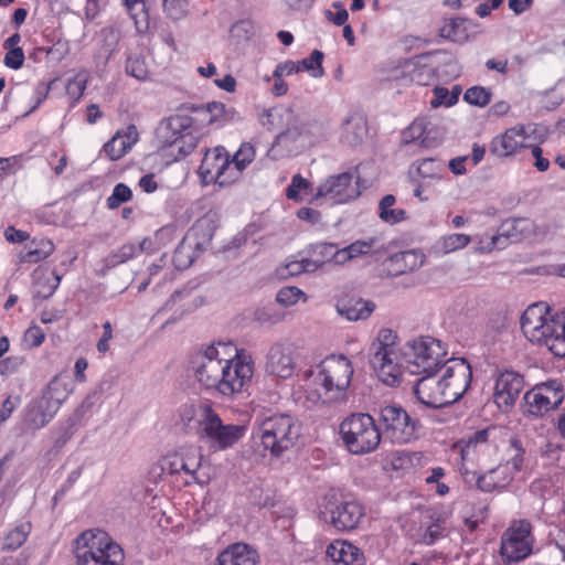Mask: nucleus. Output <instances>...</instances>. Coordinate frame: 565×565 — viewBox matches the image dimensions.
<instances>
[{
  "instance_id": "nucleus-1",
  "label": "nucleus",
  "mask_w": 565,
  "mask_h": 565,
  "mask_svg": "<svg viewBox=\"0 0 565 565\" xmlns=\"http://www.w3.org/2000/svg\"><path fill=\"white\" fill-rule=\"evenodd\" d=\"M525 338L545 347L555 356H565V312L550 315L545 302L530 305L521 316Z\"/></svg>"
},
{
  "instance_id": "nucleus-2",
  "label": "nucleus",
  "mask_w": 565,
  "mask_h": 565,
  "mask_svg": "<svg viewBox=\"0 0 565 565\" xmlns=\"http://www.w3.org/2000/svg\"><path fill=\"white\" fill-rule=\"evenodd\" d=\"M317 369V373L306 372L308 376H313V384L317 385L308 392L307 399L313 404L344 401L353 375L351 361L344 355H329Z\"/></svg>"
},
{
  "instance_id": "nucleus-3",
  "label": "nucleus",
  "mask_w": 565,
  "mask_h": 565,
  "mask_svg": "<svg viewBox=\"0 0 565 565\" xmlns=\"http://www.w3.org/2000/svg\"><path fill=\"white\" fill-rule=\"evenodd\" d=\"M77 565H124L122 548L99 530L83 532L75 540Z\"/></svg>"
},
{
  "instance_id": "nucleus-4",
  "label": "nucleus",
  "mask_w": 565,
  "mask_h": 565,
  "mask_svg": "<svg viewBox=\"0 0 565 565\" xmlns=\"http://www.w3.org/2000/svg\"><path fill=\"white\" fill-rule=\"evenodd\" d=\"M300 435L301 427L297 419L287 414H275L260 422L256 438L265 451L280 457L296 445Z\"/></svg>"
},
{
  "instance_id": "nucleus-5",
  "label": "nucleus",
  "mask_w": 565,
  "mask_h": 565,
  "mask_svg": "<svg viewBox=\"0 0 565 565\" xmlns=\"http://www.w3.org/2000/svg\"><path fill=\"white\" fill-rule=\"evenodd\" d=\"M340 435L344 446L353 455L374 451L382 436L373 417L364 413L347 417L340 425Z\"/></svg>"
},
{
  "instance_id": "nucleus-6",
  "label": "nucleus",
  "mask_w": 565,
  "mask_h": 565,
  "mask_svg": "<svg viewBox=\"0 0 565 565\" xmlns=\"http://www.w3.org/2000/svg\"><path fill=\"white\" fill-rule=\"evenodd\" d=\"M201 426H198L199 440L206 444L213 450H225L241 440L245 433V425L224 424L220 415L211 406H204L199 411Z\"/></svg>"
},
{
  "instance_id": "nucleus-7",
  "label": "nucleus",
  "mask_w": 565,
  "mask_h": 565,
  "mask_svg": "<svg viewBox=\"0 0 565 565\" xmlns=\"http://www.w3.org/2000/svg\"><path fill=\"white\" fill-rule=\"evenodd\" d=\"M254 374V362L247 352L234 347V351L226 349L220 380L215 391L224 396H233L241 393L245 385L252 381Z\"/></svg>"
},
{
  "instance_id": "nucleus-8",
  "label": "nucleus",
  "mask_w": 565,
  "mask_h": 565,
  "mask_svg": "<svg viewBox=\"0 0 565 565\" xmlns=\"http://www.w3.org/2000/svg\"><path fill=\"white\" fill-rule=\"evenodd\" d=\"M395 334L390 329H382L377 339L370 345V364L380 381L390 386L399 383L401 370L395 351Z\"/></svg>"
},
{
  "instance_id": "nucleus-9",
  "label": "nucleus",
  "mask_w": 565,
  "mask_h": 565,
  "mask_svg": "<svg viewBox=\"0 0 565 565\" xmlns=\"http://www.w3.org/2000/svg\"><path fill=\"white\" fill-rule=\"evenodd\" d=\"M405 355L413 374H436L447 361V352L441 341L430 337H420L408 342Z\"/></svg>"
},
{
  "instance_id": "nucleus-10",
  "label": "nucleus",
  "mask_w": 565,
  "mask_h": 565,
  "mask_svg": "<svg viewBox=\"0 0 565 565\" xmlns=\"http://www.w3.org/2000/svg\"><path fill=\"white\" fill-rule=\"evenodd\" d=\"M326 521L340 532H350L360 527L365 518V508L351 497L332 498L324 508Z\"/></svg>"
},
{
  "instance_id": "nucleus-11",
  "label": "nucleus",
  "mask_w": 565,
  "mask_h": 565,
  "mask_svg": "<svg viewBox=\"0 0 565 565\" xmlns=\"http://www.w3.org/2000/svg\"><path fill=\"white\" fill-rule=\"evenodd\" d=\"M226 349L234 351L231 343L218 342L207 347L192 360V369L195 380L206 390H214L216 383L222 380L221 375L223 358Z\"/></svg>"
},
{
  "instance_id": "nucleus-12",
  "label": "nucleus",
  "mask_w": 565,
  "mask_h": 565,
  "mask_svg": "<svg viewBox=\"0 0 565 565\" xmlns=\"http://www.w3.org/2000/svg\"><path fill=\"white\" fill-rule=\"evenodd\" d=\"M268 116L275 118V129L284 128L276 137L271 151L278 147H287L289 142H296L301 137L311 135L313 122L302 120L291 107L278 106L268 109Z\"/></svg>"
},
{
  "instance_id": "nucleus-13",
  "label": "nucleus",
  "mask_w": 565,
  "mask_h": 565,
  "mask_svg": "<svg viewBox=\"0 0 565 565\" xmlns=\"http://www.w3.org/2000/svg\"><path fill=\"white\" fill-rule=\"evenodd\" d=\"M380 423L383 434L392 443L405 444L415 437L418 422L411 418L398 405H385L380 408Z\"/></svg>"
},
{
  "instance_id": "nucleus-14",
  "label": "nucleus",
  "mask_w": 565,
  "mask_h": 565,
  "mask_svg": "<svg viewBox=\"0 0 565 565\" xmlns=\"http://www.w3.org/2000/svg\"><path fill=\"white\" fill-rule=\"evenodd\" d=\"M440 386L449 405L459 401L470 386L472 371L465 359L451 358L440 369Z\"/></svg>"
},
{
  "instance_id": "nucleus-15",
  "label": "nucleus",
  "mask_w": 565,
  "mask_h": 565,
  "mask_svg": "<svg viewBox=\"0 0 565 565\" xmlns=\"http://www.w3.org/2000/svg\"><path fill=\"white\" fill-rule=\"evenodd\" d=\"M531 523L514 521L501 539L500 554L505 563H518L532 553Z\"/></svg>"
},
{
  "instance_id": "nucleus-16",
  "label": "nucleus",
  "mask_w": 565,
  "mask_h": 565,
  "mask_svg": "<svg viewBox=\"0 0 565 565\" xmlns=\"http://www.w3.org/2000/svg\"><path fill=\"white\" fill-rule=\"evenodd\" d=\"M191 125L186 116L170 117L158 129V138L162 147L175 149L178 154L185 157L196 147V138L191 134H184Z\"/></svg>"
},
{
  "instance_id": "nucleus-17",
  "label": "nucleus",
  "mask_w": 565,
  "mask_h": 565,
  "mask_svg": "<svg viewBox=\"0 0 565 565\" xmlns=\"http://www.w3.org/2000/svg\"><path fill=\"white\" fill-rule=\"evenodd\" d=\"M564 396L562 383L557 380H550L527 391L524 401L530 414L542 416L556 408L563 402Z\"/></svg>"
},
{
  "instance_id": "nucleus-18",
  "label": "nucleus",
  "mask_w": 565,
  "mask_h": 565,
  "mask_svg": "<svg viewBox=\"0 0 565 565\" xmlns=\"http://www.w3.org/2000/svg\"><path fill=\"white\" fill-rule=\"evenodd\" d=\"M230 154L224 147L206 150L199 167V174L205 184L217 183L221 186L235 182L231 179Z\"/></svg>"
},
{
  "instance_id": "nucleus-19",
  "label": "nucleus",
  "mask_w": 565,
  "mask_h": 565,
  "mask_svg": "<svg viewBox=\"0 0 565 565\" xmlns=\"http://www.w3.org/2000/svg\"><path fill=\"white\" fill-rule=\"evenodd\" d=\"M359 177L351 172L331 175L319 185L316 198H327L332 203L342 204L356 199L360 194Z\"/></svg>"
},
{
  "instance_id": "nucleus-20",
  "label": "nucleus",
  "mask_w": 565,
  "mask_h": 565,
  "mask_svg": "<svg viewBox=\"0 0 565 565\" xmlns=\"http://www.w3.org/2000/svg\"><path fill=\"white\" fill-rule=\"evenodd\" d=\"M295 353L296 349L291 342H275L266 355V372L284 380L291 377L297 366Z\"/></svg>"
},
{
  "instance_id": "nucleus-21",
  "label": "nucleus",
  "mask_w": 565,
  "mask_h": 565,
  "mask_svg": "<svg viewBox=\"0 0 565 565\" xmlns=\"http://www.w3.org/2000/svg\"><path fill=\"white\" fill-rule=\"evenodd\" d=\"M202 456L196 448H182L178 451L168 454L160 461L161 471L168 475L184 473L192 480H195L196 471L201 467Z\"/></svg>"
},
{
  "instance_id": "nucleus-22",
  "label": "nucleus",
  "mask_w": 565,
  "mask_h": 565,
  "mask_svg": "<svg viewBox=\"0 0 565 565\" xmlns=\"http://www.w3.org/2000/svg\"><path fill=\"white\" fill-rule=\"evenodd\" d=\"M524 388L523 376L514 371L499 374L494 385V402L501 407H511Z\"/></svg>"
},
{
  "instance_id": "nucleus-23",
  "label": "nucleus",
  "mask_w": 565,
  "mask_h": 565,
  "mask_svg": "<svg viewBox=\"0 0 565 565\" xmlns=\"http://www.w3.org/2000/svg\"><path fill=\"white\" fill-rule=\"evenodd\" d=\"M413 391L417 399L428 407L440 408L449 405L435 374H425L418 379Z\"/></svg>"
},
{
  "instance_id": "nucleus-24",
  "label": "nucleus",
  "mask_w": 565,
  "mask_h": 565,
  "mask_svg": "<svg viewBox=\"0 0 565 565\" xmlns=\"http://www.w3.org/2000/svg\"><path fill=\"white\" fill-rule=\"evenodd\" d=\"M462 475L467 483L475 482L477 488L483 492H492L495 489L504 488L513 480L512 472L508 471L507 466L501 465L483 475H477V472L468 470H465Z\"/></svg>"
},
{
  "instance_id": "nucleus-25",
  "label": "nucleus",
  "mask_w": 565,
  "mask_h": 565,
  "mask_svg": "<svg viewBox=\"0 0 565 565\" xmlns=\"http://www.w3.org/2000/svg\"><path fill=\"white\" fill-rule=\"evenodd\" d=\"M527 136L523 126H515L507 129L501 136L493 138L490 151L497 157H509L518 153L526 146Z\"/></svg>"
},
{
  "instance_id": "nucleus-26",
  "label": "nucleus",
  "mask_w": 565,
  "mask_h": 565,
  "mask_svg": "<svg viewBox=\"0 0 565 565\" xmlns=\"http://www.w3.org/2000/svg\"><path fill=\"white\" fill-rule=\"evenodd\" d=\"M326 555L334 565H365L364 552L347 540H334L328 545Z\"/></svg>"
},
{
  "instance_id": "nucleus-27",
  "label": "nucleus",
  "mask_w": 565,
  "mask_h": 565,
  "mask_svg": "<svg viewBox=\"0 0 565 565\" xmlns=\"http://www.w3.org/2000/svg\"><path fill=\"white\" fill-rule=\"evenodd\" d=\"M259 555L246 543H234L222 551L216 557L215 565H257Z\"/></svg>"
},
{
  "instance_id": "nucleus-28",
  "label": "nucleus",
  "mask_w": 565,
  "mask_h": 565,
  "mask_svg": "<svg viewBox=\"0 0 565 565\" xmlns=\"http://www.w3.org/2000/svg\"><path fill=\"white\" fill-rule=\"evenodd\" d=\"M138 140L135 126H129L125 132L118 131L103 147L105 154L113 161L122 158Z\"/></svg>"
},
{
  "instance_id": "nucleus-29",
  "label": "nucleus",
  "mask_w": 565,
  "mask_h": 565,
  "mask_svg": "<svg viewBox=\"0 0 565 565\" xmlns=\"http://www.w3.org/2000/svg\"><path fill=\"white\" fill-rule=\"evenodd\" d=\"M61 405L60 402L52 398V395H46V392L43 391L42 396L34 403L29 414L32 426L39 429L47 425Z\"/></svg>"
},
{
  "instance_id": "nucleus-30",
  "label": "nucleus",
  "mask_w": 565,
  "mask_h": 565,
  "mask_svg": "<svg viewBox=\"0 0 565 565\" xmlns=\"http://www.w3.org/2000/svg\"><path fill=\"white\" fill-rule=\"evenodd\" d=\"M475 26H477V23L467 18L456 17L445 19L439 29V36L461 44L469 40V30Z\"/></svg>"
},
{
  "instance_id": "nucleus-31",
  "label": "nucleus",
  "mask_w": 565,
  "mask_h": 565,
  "mask_svg": "<svg viewBox=\"0 0 565 565\" xmlns=\"http://www.w3.org/2000/svg\"><path fill=\"white\" fill-rule=\"evenodd\" d=\"M375 309V303L362 298L343 299L338 302L337 311L350 321L365 320Z\"/></svg>"
},
{
  "instance_id": "nucleus-32",
  "label": "nucleus",
  "mask_w": 565,
  "mask_h": 565,
  "mask_svg": "<svg viewBox=\"0 0 565 565\" xmlns=\"http://www.w3.org/2000/svg\"><path fill=\"white\" fill-rule=\"evenodd\" d=\"M367 134L366 121L358 115L349 116L341 126L340 141L350 147L362 143Z\"/></svg>"
},
{
  "instance_id": "nucleus-33",
  "label": "nucleus",
  "mask_w": 565,
  "mask_h": 565,
  "mask_svg": "<svg viewBox=\"0 0 565 565\" xmlns=\"http://www.w3.org/2000/svg\"><path fill=\"white\" fill-rule=\"evenodd\" d=\"M424 264L423 255L416 250H405L392 255L387 266L395 276L403 275L419 268Z\"/></svg>"
},
{
  "instance_id": "nucleus-34",
  "label": "nucleus",
  "mask_w": 565,
  "mask_h": 565,
  "mask_svg": "<svg viewBox=\"0 0 565 565\" xmlns=\"http://www.w3.org/2000/svg\"><path fill=\"white\" fill-rule=\"evenodd\" d=\"M495 431L494 427H489L475 431L472 435L462 439L461 457L463 460L470 459L471 456L484 451L490 446V436Z\"/></svg>"
},
{
  "instance_id": "nucleus-35",
  "label": "nucleus",
  "mask_w": 565,
  "mask_h": 565,
  "mask_svg": "<svg viewBox=\"0 0 565 565\" xmlns=\"http://www.w3.org/2000/svg\"><path fill=\"white\" fill-rule=\"evenodd\" d=\"M61 276L56 273H47L42 268L33 271L34 295L41 299L50 298L57 289Z\"/></svg>"
},
{
  "instance_id": "nucleus-36",
  "label": "nucleus",
  "mask_w": 565,
  "mask_h": 565,
  "mask_svg": "<svg viewBox=\"0 0 565 565\" xmlns=\"http://www.w3.org/2000/svg\"><path fill=\"white\" fill-rule=\"evenodd\" d=\"M54 244L46 238H33L26 246V250L19 255L21 264H35L47 258L54 252Z\"/></svg>"
},
{
  "instance_id": "nucleus-37",
  "label": "nucleus",
  "mask_w": 565,
  "mask_h": 565,
  "mask_svg": "<svg viewBox=\"0 0 565 565\" xmlns=\"http://www.w3.org/2000/svg\"><path fill=\"white\" fill-rule=\"evenodd\" d=\"M215 230L214 218L205 215L195 222L185 238H192L196 247H203L212 241Z\"/></svg>"
},
{
  "instance_id": "nucleus-38",
  "label": "nucleus",
  "mask_w": 565,
  "mask_h": 565,
  "mask_svg": "<svg viewBox=\"0 0 565 565\" xmlns=\"http://www.w3.org/2000/svg\"><path fill=\"white\" fill-rule=\"evenodd\" d=\"M312 258H309V263H315V271L320 268L324 263L334 260L337 264H341L340 249L332 243H317L310 246Z\"/></svg>"
},
{
  "instance_id": "nucleus-39",
  "label": "nucleus",
  "mask_w": 565,
  "mask_h": 565,
  "mask_svg": "<svg viewBox=\"0 0 565 565\" xmlns=\"http://www.w3.org/2000/svg\"><path fill=\"white\" fill-rule=\"evenodd\" d=\"M255 159V149L249 142L241 145L239 149L235 152L232 159H230L232 177L235 181L242 175L243 171L248 164Z\"/></svg>"
},
{
  "instance_id": "nucleus-40",
  "label": "nucleus",
  "mask_w": 565,
  "mask_h": 565,
  "mask_svg": "<svg viewBox=\"0 0 565 565\" xmlns=\"http://www.w3.org/2000/svg\"><path fill=\"white\" fill-rule=\"evenodd\" d=\"M99 35L104 45L97 54L96 60L97 64L106 65L119 42L120 32L116 28L107 26L100 30Z\"/></svg>"
},
{
  "instance_id": "nucleus-41",
  "label": "nucleus",
  "mask_w": 565,
  "mask_h": 565,
  "mask_svg": "<svg viewBox=\"0 0 565 565\" xmlns=\"http://www.w3.org/2000/svg\"><path fill=\"white\" fill-rule=\"evenodd\" d=\"M122 3L134 20L138 31L147 30L149 25V12L145 0H122Z\"/></svg>"
},
{
  "instance_id": "nucleus-42",
  "label": "nucleus",
  "mask_w": 565,
  "mask_h": 565,
  "mask_svg": "<svg viewBox=\"0 0 565 565\" xmlns=\"http://www.w3.org/2000/svg\"><path fill=\"white\" fill-rule=\"evenodd\" d=\"M508 455H509V458L507 459L505 463H503L502 466H507L508 471H511L512 476H514L515 472H519L522 470L523 465H524L525 450L522 447V443L519 438L512 437L510 439Z\"/></svg>"
},
{
  "instance_id": "nucleus-43",
  "label": "nucleus",
  "mask_w": 565,
  "mask_h": 565,
  "mask_svg": "<svg viewBox=\"0 0 565 565\" xmlns=\"http://www.w3.org/2000/svg\"><path fill=\"white\" fill-rule=\"evenodd\" d=\"M31 523L24 522L17 525L3 539L2 550L14 551L23 545L31 532Z\"/></svg>"
},
{
  "instance_id": "nucleus-44",
  "label": "nucleus",
  "mask_w": 565,
  "mask_h": 565,
  "mask_svg": "<svg viewBox=\"0 0 565 565\" xmlns=\"http://www.w3.org/2000/svg\"><path fill=\"white\" fill-rule=\"evenodd\" d=\"M375 239L374 238H370L367 241H355L354 243L350 244L349 246L347 247H343L340 249V256H341V259H340V263H345L350 259H353L358 256H361V255H366L369 254L374 244H375Z\"/></svg>"
},
{
  "instance_id": "nucleus-45",
  "label": "nucleus",
  "mask_w": 565,
  "mask_h": 565,
  "mask_svg": "<svg viewBox=\"0 0 565 565\" xmlns=\"http://www.w3.org/2000/svg\"><path fill=\"white\" fill-rule=\"evenodd\" d=\"M195 111L201 117V120H204L207 124L217 122L226 116L225 105L216 102L199 106L195 108Z\"/></svg>"
},
{
  "instance_id": "nucleus-46",
  "label": "nucleus",
  "mask_w": 565,
  "mask_h": 565,
  "mask_svg": "<svg viewBox=\"0 0 565 565\" xmlns=\"http://www.w3.org/2000/svg\"><path fill=\"white\" fill-rule=\"evenodd\" d=\"M444 171L443 161L435 158H425L418 161L417 172L424 179L439 180Z\"/></svg>"
},
{
  "instance_id": "nucleus-47",
  "label": "nucleus",
  "mask_w": 565,
  "mask_h": 565,
  "mask_svg": "<svg viewBox=\"0 0 565 565\" xmlns=\"http://www.w3.org/2000/svg\"><path fill=\"white\" fill-rule=\"evenodd\" d=\"M323 53L319 50H313L309 57L298 61L300 72L307 71L316 78H320L324 74L322 67Z\"/></svg>"
},
{
  "instance_id": "nucleus-48",
  "label": "nucleus",
  "mask_w": 565,
  "mask_h": 565,
  "mask_svg": "<svg viewBox=\"0 0 565 565\" xmlns=\"http://www.w3.org/2000/svg\"><path fill=\"white\" fill-rule=\"evenodd\" d=\"M313 271L315 263H309V258H302L300 260H290L284 267L278 269V274L281 278L294 277L302 273Z\"/></svg>"
},
{
  "instance_id": "nucleus-49",
  "label": "nucleus",
  "mask_w": 565,
  "mask_h": 565,
  "mask_svg": "<svg viewBox=\"0 0 565 565\" xmlns=\"http://www.w3.org/2000/svg\"><path fill=\"white\" fill-rule=\"evenodd\" d=\"M44 391L46 395H52L54 401L62 404L73 390L68 382L63 381L60 376H55L50 381Z\"/></svg>"
},
{
  "instance_id": "nucleus-50",
  "label": "nucleus",
  "mask_w": 565,
  "mask_h": 565,
  "mask_svg": "<svg viewBox=\"0 0 565 565\" xmlns=\"http://www.w3.org/2000/svg\"><path fill=\"white\" fill-rule=\"evenodd\" d=\"M88 78L89 74L85 70L78 72L73 78H70L66 84L68 96L78 100L86 89Z\"/></svg>"
},
{
  "instance_id": "nucleus-51",
  "label": "nucleus",
  "mask_w": 565,
  "mask_h": 565,
  "mask_svg": "<svg viewBox=\"0 0 565 565\" xmlns=\"http://www.w3.org/2000/svg\"><path fill=\"white\" fill-rule=\"evenodd\" d=\"M491 90L482 86H472L465 92L463 99L470 105L484 107L491 100Z\"/></svg>"
},
{
  "instance_id": "nucleus-52",
  "label": "nucleus",
  "mask_w": 565,
  "mask_h": 565,
  "mask_svg": "<svg viewBox=\"0 0 565 565\" xmlns=\"http://www.w3.org/2000/svg\"><path fill=\"white\" fill-rule=\"evenodd\" d=\"M426 131L425 119H415L403 132L401 142L403 145H409L417 140H420Z\"/></svg>"
},
{
  "instance_id": "nucleus-53",
  "label": "nucleus",
  "mask_w": 565,
  "mask_h": 565,
  "mask_svg": "<svg viewBox=\"0 0 565 565\" xmlns=\"http://www.w3.org/2000/svg\"><path fill=\"white\" fill-rule=\"evenodd\" d=\"M126 73L139 81L148 76V68L145 58L140 55L129 56L126 62Z\"/></svg>"
},
{
  "instance_id": "nucleus-54",
  "label": "nucleus",
  "mask_w": 565,
  "mask_h": 565,
  "mask_svg": "<svg viewBox=\"0 0 565 565\" xmlns=\"http://www.w3.org/2000/svg\"><path fill=\"white\" fill-rule=\"evenodd\" d=\"M306 301L307 296L306 294L299 289L298 287H284L281 288L276 296L277 302L288 307L297 303L299 299Z\"/></svg>"
},
{
  "instance_id": "nucleus-55",
  "label": "nucleus",
  "mask_w": 565,
  "mask_h": 565,
  "mask_svg": "<svg viewBox=\"0 0 565 565\" xmlns=\"http://www.w3.org/2000/svg\"><path fill=\"white\" fill-rule=\"evenodd\" d=\"M132 196V192L129 186L124 183L115 185L113 193L107 199V206L111 210L117 209L120 204L129 201Z\"/></svg>"
},
{
  "instance_id": "nucleus-56",
  "label": "nucleus",
  "mask_w": 565,
  "mask_h": 565,
  "mask_svg": "<svg viewBox=\"0 0 565 565\" xmlns=\"http://www.w3.org/2000/svg\"><path fill=\"white\" fill-rule=\"evenodd\" d=\"M166 14L172 20H181L186 14V0H162Z\"/></svg>"
},
{
  "instance_id": "nucleus-57",
  "label": "nucleus",
  "mask_w": 565,
  "mask_h": 565,
  "mask_svg": "<svg viewBox=\"0 0 565 565\" xmlns=\"http://www.w3.org/2000/svg\"><path fill=\"white\" fill-rule=\"evenodd\" d=\"M471 238L466 234H450L443 238V249L445 253L455 252L457 249L466 247L470 243Z\"/></svg>"
},
{
  "instance_id": "nucleus-58",
  "label": "nucleus",
  "mask_w": 565,
  "mask_h": 565,
  "mask_svg": "<svg viewBox=\"0 0 565 565\" xmlns=\"http://www.w3.org/2000/svg\"><path fill=\"white\" fill-rule=\"evenodd\" d=\"M458 100V94H449V90L445 87L434 88V98L430 102L431 107L437 108L441 105L452 106Z\"/></svg>"
},
{
  "instance_id": "nucleus-59",
  "label": "nucleus",
  "mask_w": 565,
  "mask_h": 565,
  "mask_svg": "<svg viewBox=\"0 0 565 565\" xmlns=\"http://www.w3.org/2000/svg\"><path fill=\"white\" fill-rule=\"evenodd\" d=\"M138 248L135 244L128 243L122 245L116 253L110 255L109 263L111 265H118L131 259L136 256Z\"/></svg>"
},
{
  "instance_id": "nucleus-60",
  "label": "nucleus",
  "mask_w": 565,
  "mask_h": 565,
  "mask_svg": "<svg viewBox=\"0 0 565 565\" xmlns=\"http://www.w3.org/2000/svg\"><path fill=\"white\" fill-rule=\"evenodd\" d=\"M444 530V521L438 519L433 524L427 526L422 536V542L426 545H433L443 536Z\"/></svg>"
},
{
  "instance_id": "nucleus-61",
  "label": "nucleus",
  "mask_w": 565,
  "mask_h": 565,
  "mask_svg": "<svg viewBox=\"0 0 565 565\" xmlns=\"http://www.w3.org/2000/svg\"><path fill=\"white\" fill-rule=\"evenodd\" d=\"M309 182L303 179L300 174H296L292 177L291 183L288 185L286 190V195L290 200H298L301 190H306L309 188Z\"/></svg>"
},
{
  "instance_id": "nucleus-62",
  "label": "nucleus",
  "mask_w": 565,
  "mask_h": 565,
  "mask_svg": "<svg viewBox=\"0 0 565 565\" xmlns=\"http://www.w3.org/2000/svg\"><path fill=\"white\" fill-rule=\"evenodd\" d=\"M24 62V53L21 47L9 49L4 56V65L12 70H19Z\"/></svg>"
},
{
  "instance_id": "nucleus-63",
  "label": "nucleus",
  "mask_w": 565,
  "mask_h": 565,
  "mask_svg": "<svg viewBox=\"0 0 565 565\" xmlns=\"http://www.w3.org/2000/svg\"><path fill=\"white\" fill-rule=\"evenodd\" d=\"M379 216L385 223L394 225V224L405 221L407 217V213L403 209L390 207L387 210L379 212Z\"/></svg>"
},
{
  "instance_id": "nucleus-64",
  "label": "nucleus",
  "mask_w": 565,
  "mask_h": 565,
  "mask_svg": "<svg viewBox=\"0 0 565 565\" xmlns=\"http://www.w3.org/2000/svg\"><path fill=\"white\" fill-rule=\"evenodd\" d=\"M300 72V66L297 62L294 61H285L281 63H278L273 72V77L278 76H289L292 74H297Z\"/></svg>"
}]
</instances>
